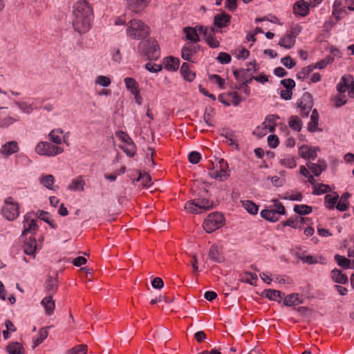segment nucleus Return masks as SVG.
Listing matches in <instances>:
<instances>
[{"instance_id": "f257e3e1", "label": "nucleus", "mask_w": 354, "mask_h": 354, "mask_svg": "<svg viewBox=\"0 0 354 354\" xmlns=\"http://www.w3.org/2000/svg\"><path fill=\"white\" fill-rule=\"evenodd\" d=\"M93 18V9L88 1L80 0L74 3L71 23L76 32L80 34L87 32L91 28Z\"/></svg>"}, {"instance_id": "f03ea898", "label": "nucleus", "mask_w": 354, "mask_h": 354, "mask_svg": "<svg viewBox=\"0 0 354 354\" xmlns=\"http://www.w3.org/2000/svg\"><path fill=\"white\" fill-rule=\"evenodd\" d=\"M149 32V27L140 19H132L127 24V35L131 39H145Z\"/></svg>"}, {"instance_id": "7ed1b4c3", "label": "nucleus", "mask_w": 354, "mask_h": 354, "mask_svg": "<svg viewBox=\"0 0 354 354\" xmlns=\"http://www.w3.org/2000/svg\"><path fill=\"white\" fill-rule=\"evenodd\" d=\"M213 207V202L206 198H198L187 201L185 209L189 214H201Z\"/></svg>"}, {"instance_id": "20e7f679", "label": "nucleus", "mask_w": 354, "mask_h": 354, "mask_svg": "<svg viewBox=\"0 0 354 354\" xmlns=\"http://www.w3.org/2000/svg\"><path fill=\"white\" fill-rule=\"evenodd\" d=\"M273 205H270L267 209L261 212V216L267 221L275 222L277 221L281 215L286 214L285 207L283 204L277 199L272 201Z\"/></svg>"}, {"instance_id": "39448f33", "label": "nucleus", "mask_w": 354, "mask_h": 354, "mask_svg": "<svg viewBox=\"0 0 354 354\" xmlns=\"http://www.w3.org/2000/svg\"><path fill=\"white\" fill-rule=\"evenodd\" d=\"M138 48L142 54L146 56L148 59L156 60L160 55L158 42L153 39H149L140 42Z\"/></svg>"}, {"instance_id": "423d86ee", "label": "nucleus", "mask_w": 354, "mask_h": 354, "mask_svg": "<svg viewBox=\"0 0 354 354\" xmlns=\"http://www.w3.org/2000/svg\"><path fill=\"white\" fill-rule=\"evenodd\" d=\"M223 224L224 218L223 214L219 212H214L205 219L203 226L207 233H210L221 227Z\"/></svg>"}, {"instance_id": "0eeeda50", "label": "nucleus", "mask_w": 354, "mask_h": 354, "mask_svg": "<svg viewBox=\"0 0 354 354\" xmlns=\"http://www.w3.org/2000/svg\"><path fill=\"white\" fill-rule=\"evenodd\" d=\"M63 151L62 147L53 145L48 142H39L35 147V152L40 156H55Z\"/></svg>"}, {"instance_id": "6e6552de", "label": "nucleus", "mask_w": 354, "mask_h": 354, "mask_svg": "<svg viewBox=\"0 0 354 354\" xmlns=\"http://www.w3.org/2000/svg\"><path fill=\"white\" fill-rule=\"evenodd\" d=\"M116 136L123 143L120 148L129 157H133L136 152V147L129 136L122 131L116 133Z\"/></svg>"}, {"instance_id": "1a4fd4ad", "label": "nucleus", "mask_w": 354, "mask_h": 354, "mask_svg": "<svg viewBox=\"0 0 354 354\" xmlns=\"http://www.w3.org/2000/svg\"><path fill=\"white\" fill-rule=\"evenodd\" d=\"M1 211L3 217L8 221H13L19 216V205L14 202L12 198L9 197L6 199Z\"/></svg>"}, {"instance_id": "9d476101", "label": "nucleus", "mask_w": 354, "mask_h": 354, "mask_svg": "<svg viewBox=\"0 0 354 354\" xmlns=\"http://www.w3.org/2000/svg\"><path fill=\"white\" fill-rule=\"evenodd\" d=\"M219 169L214 167L209 169L208 174L214 179L219 181L225 180L230 176L228 171V164L223 159H221L218 162Z\"/></svg>"}, {"instance_id": "9b49d317", "label": "nucleus", "mask_w": 354, "mask_h": 354, "mask_svg": "<svg viewBox=\"0 0 354 354\" xmlns=\"http://www.w3.org/2000/svg\"><path fill=\"white\" fill-rule=\"evenodd\" d=\"M313 96L309 93H304L297 102V107L301 115L307 117L313 106Z\"/></svg>"}, {"instance_id": "f8f14e48", "label": "nucleus", "mask_w": 354, "mask_h": 354, "mask_svg": "<svg viewBox=\"0 0 354 354\" xmlns=\"http://www.w3.org/2000/svg\"><path fill=\"white\" fill-rule=\"evenodd\" d=\"M129 10L135 13H141L149 6L151 0H126Z\"/></svg>"}, {"instance_id": "ddd939ff", "label": "nucleus", "mask_w": 354, "mask_h": 354, "mask_svg": "<svg viewBox=\"0 0 354 354\" xmlns=\"http://www.w3.org/2000/svg\"><path fill=\"white\" fill-rule=\"evenodd\" d=\"M250 66H252V68H241V69H234L233 73L235 76L236 80L239 82H242L245 78L247 77V73H252L256 71V67H255V62H250Z\"/></svg>"}, {"instance_id": "4468645a", "label": "nucleus", "mask_w": 354, "mask_h": 354, "mask_svg": "<svg viewBox=\"0 0 354 354\" xmlns=\"http://www.w3.org/2000/svg\"><path fill=\"white\" fill-rule=\"evenodd\" d=\"M295 37L293 30L289 31L281 39L279 45L286 49H290L295 44Z\"/></svg>"}, {"instance_id": "2eb2a0df", "label": "nucleus", "mask_w": 354, "mask_h": 354, "mask_svg": "<svg viewBox=\"0 0 354 354\" xmlns=\"http://www.w3.org/2000/svg\"><path fill=\"white\" fill-rule=\"evenodd\" d=\"M19 150L18 144L15 141H10L3 145L1 149L0 153L8 157L16 152Z\"/></svg>"}, {"instance_id": "dca6fc26", "label": "nucleus", "mask_w": 354, "mask_h": 354, "mask_svg": "<svg viewBox=\"0 0 354 354\" xmlns=\"http://www.w3.org/2000/svg\"><path fill=\"white\" fill-rule=\"evenodd\" d=\"M62 133L63 131L61 129H53L49 133V138L51 142L57 145H60L62 142H64L67 145H69V143L66 140V136L62 137Z\"/></svg>"}, {"instance_id": "f3484780", "label": "nucleus", "mask_w": 354, "mask_h": 354, "mask_svg": "<svg viewBox=\"0 0 354 354\" xmlns=\"http://www.w3.org/2000/svg\"><path fill=\"white\" fill-rule=\"evenodd\" d=\"M37 99H35L32 103H28L24 101H16L15 102V104L19 109L21 112L30 114L34 109L37 108Z\"/></svg>"}, {"instance_id": "a211bd4d", "label": "nucleus", "mask_w": 354, "mask_h": 354, "mask_svg": "<svg viewBox=\"0 0 354 354\" xmlns=\"http://www.w3.org/2000/svg\"><path fill=\"white\" fill-rule=\"evenodd\" d=\"M198 48V46L187 44L181 50L182 58L185 60H190L192 56L197 52Z\"/></svg>"}, {"instance_id": "6ab92c4d", "label": "nucleus", "mask_w": 354, "mask_h": 354, "mask_svg": "<svg viewBox=\"0 0 354 354\" xmlns=\"http://www.w3.org/2000/svg\"><path fill=\"white\" fill-rule=\"evenodd\" d=\"M37 249L36 240L35 238L30 237L24 245V252L26 254L35 257V251Z\"/></svg>"}, {"instance_id": "aec40b11", "label": "nucleus", "mask_w": 354, "mask_h": 354, "mask_svg": "<svg viewBox=\"0 0 354 354\" xmlns=\"http://www.w3.org/2000/svg\"><path fill=\"white\" fill-rule=\"evenodd\" d=\"M163 64L165 69L176 71L179 68L180 61L176 57L169 56L163 59Z\"/></svg>"}, {"instance_id": "412c9836", "label": "nucleus", "mask_w": 354, "mask_h": 354, "mask_svg": "<svg viewBox=\"0 0 354 354\" xmlns=\"http://www.w3.org/2000/svg\"><path fill=\"white\" fill-rule=\"evenodd\" d=\"M297 256L304 263H306L308 264L324 263L325 260L324 258H323L322 256L316 257L313 255L306 254L304 252L297 253Z\"/></svg>"}, {"instance_id": "4be33fe9", "label": "nucleus", "mask_w": 354, "mask_h": 354, "mask_svg": "<svg viewBox=\"0 0 354 354\" xmlns=\"http://www.w3.org/2000/svg\"><path fill=\"white\" fill-rule=\"evenodd\" d=\"M299 153L304 159L315 160L317 157V150L306 145H302L299 147Z\"/></svg>"}, {"instance_id": "5701e85b", "label": "nucleus", "mask_w": 354, "mask_h": 354, "mask_svg": "<svg viewBox=\"0 0 354 354\" xmlns=\"http://www.w3.org/2000/svg\"><path fill=\"white\" fill-rule=\"evenodd\" d=\"M306 165L311 172L316 176H319L326 167L325 162L321 160H319L318 164L308 162L306 163Z\"/></svg>"}, {"instance_id": "b1692460", "label": "nucleus", "mask_w": 354, "mask_h": 354, "mask_svg": "<svg viewBox=\"0 0 354 354\" xmlns=\"http://www.w3.org/2000/svg\"><path fill=\"white\" fill-rule=\"evenodd\" d=\"M230 20V16L225 12L220 15H216L214 18V25L219 27L223 28L228 25Z\"/></svg>"}, {"instance_id": "393cba45", "label": "nucleus", "mask_w": 354, "mask_h": 354, "mask_svg": "<svg viewBox=\"0 0 354 354\" xmlns=\"http://www.w3.org/2000/svg\"><path fill=\"white\" fill-rule=\"evenodd\" d=\"M293 9L296 14L301 16H306L308 15L309 11L308 3L303 0L298 1L295 3Z\"/></svg>"}, {"instance_id": "a878e982", "label": "nucleus", "mask_w": 354, "mask_h": 354, "mask_svg": "<svg viewBox=\"0 0 354 354\" xmlns=\"http://www.w3.org/2000/svg\"><path fill=\"white\" fill-rule=\"evenodd\" d=\"M338 199L339 195L336 192L326 194L324 197L326 207L330 209H333L337 205Z\"/></svg>"}, {"instance_id": "bb28decb", "label": "nucleus", "mask_w": 354, "mask_h": 354, "mask_svg": "<svg viewBox=\"0 0 354 354\" xmlns=\"http://www.w3.org/2000/svg\"><path fill=\"white\" fill-rule=\"evenodd\" d=\"M279 163L281 166L288 169H292L297 166L295 158L291 155L283 156L279 160Z\"/></svg>"}, {"instance_id": "cd10ccee", "label": "nucleus", "mask_w": 354, "mask_h": 354, "mask_svg": "<svg viewBox=\"0 0 354 354\" xmlns=\"http://www.w3.org/2000/svg\"><path fill=\"white\" fill-rule=\"evenodd\" d=\"M180 73L185 80L189 82H192L196 77L195 73L189 69V66L187 63L184 62L180 68Z\"/></svg>"}, {"instance_id": "c85d7f7f", "label": "nucleus", "mask_w": 354, "mask_h": 354, "mask_svg": "<svg viewBox=\"0 0 354 354\" xmlns=\"http://www.w3.org/2000/svg\"><path fill=\"white\" fill-rule=\"evenodd\" d=\"M41 304L44 307L46 313L48 315H51L55 310V304L51 297H44L41 302Z\"/></svg>"}, {"instance_id": "c756f323", "label": "nucleus", "mask_w": 354, "mask_h": 354, "mask_svg": "<svg viewBox=\"0 0 354 354\" xmlns=\"http://www.w3.org/2000/svg\"><path fill=\"white\" fill-rule=\"evenodd\" d=\"M184 32L186 35L187 39L193 42H198L200 41L197 32V26L195 28L186 27L184 28Z\"/></svg>"}, {"instance_id": "7c9ffc66", "label": "nucleus", "mask_w": 354, "mask_h": 354, "mask_svg": "<svg viewBox=\"0 0 354 354\" xmlns=\"http://www.w3.org/2000/svg\"><path fill=\"white\" fill-rule=\"evenodd\" d=\"M319 122V113L316 109L312 111L310 121L308 124V130L310 132L318 131L317 126Z\"/></svg>"}, {"instance_id": "2f4dec72", "label": "nucleus", "mask_w": 354, "mask_h": 354, "mask_svg": "<svg viewBox=\"0 0 354 354\" xmlns=\"http://www.w3.org/2000/svg\"><path fill=\"white\" fill-rule=\"evenodd\" d=\"M279 116L277 115H268L266 118L263 124L266 127L270 132H273L275 130L277 126V120L279 119Z\"/></svg>"}, {"instance_id": "473e14b6", "label": "nucleus", "mask_w": 354, "mask_h": 354, "mask_svg": "<svg viewBox=\"0 0 354 354\" xmlns=\"http://www.w3.org/2000/svg\"><path fill=\"white\" fill-rule=\"evenodd\" d=\"M331 277L337 283L344 284L348 281L347 276L337 269H334L331 271Z\"/></svg>"}, {"instance_id": "72a5a7b5", "label": "nucleus", "mask_w": 354, "mask_h": 354, "mask_svg": "<svg viewBox=\"0 0 354 354\" xmlns=\"http://www.w3.org/2000/svg\"><path fill=\"white\" fill-rule=\"evenodd\" d=\"M351 82L352 80L349 76H343L341 78L340 82L337 85V90L339 92V93H344L346 91L348 90Z\"/></svg>"}, {"instance_id": "f704fd0d", "label": "nucleus", "mask_w": 354, "mask_h": 354, "mask_svg": "<svg viewBox=\"0 0 354 354\" xmlns=\"http://www.w3.org/2000/svg\"><path fill=\"white\" fill-rule=\"evenodd\" d=\"M24 223V230L22 232V235L35 231L37 227L35 221L33 219L30 220L28 215L25 216Z\"/></svg>"}, {"instance_id": "c9c22d12", "label": "nucleus", "mask_w": 354, "mask_h": 354, "mask_svg": "<svg viewBox=\"0 0 354 354\" xmlns=\"http://www.w3.org/2000/svg\"><path fill=\"white\" fill-rule=\"evenodd\" d=\"M124 84L127 90H129L133 95L138 93V83L132 77H125Z\"/></svg>"}, {"instance_id": "e433bc0d", "label": "nucleus", "mask_w": 354, "mask_h": 354, "mask_svg": "<svg viewBox=\"0 0 354 354\" xmlns=\"http://www.w3.org/2000/svg\"><path fill=\"white\" fill-rule=\"evenodd\" d=\"M40 183L48 189H54L55 178L51 174L42 175L39 178Z\"/></svg>"}, {"instance_id": "4c0bfd02", "label": "nucleus", "mask_w": 354, "mask_h": 354, "mask_svg": "<svg viewBox=\"0 0 354 354\" xmlns=\"http://www.w3.org/2000/svg\"><path fill=\"white\" fill-rule=\"evenodd\" d=\"M264 292L266 297L274 301H280L283 297V294L279 290L268 289L266 290Z\"/></svg>"}, {"instance_id": "58836bf2", "label": "nucleus", "mask_w": 354, "mask_h": 354, "mask_svg": "<svg viewBox=\"0 0 354 354\" xmlns=\"http://www.w3.org/2000/svg\"><path fill=\"white\" fill-rule=\"evenodd\" d=\"M84 180L82 177H78L72 180L71 183L68 185V189L72 191H82L84 187Z\"/></svg>"}, {"instance_id": "ea45409f", "label": "nucleus", "mask_w": 354, "mask_h": 354, "mask_svg": "<svg viewBox=\"0 0 354 354\" xmlns=\"http://www.w3.org/2000/svg\"><path fill=\"white\" fill-rule=\"evenodd\" d=\"M284 304L288 306H297L301 304L302 301L298 294H292L288 295L284 299Z\"/></svg>"}, {"instance_id": "a19ab883", "label": "nucleus", "mask_w": 354, "mask_h": 354, "mask_svg": "<svg viewBox=\"0 0 354 354\" xmlns=\"http://www.w3.org/2000/svg\"><path fill=\"white\" fill-rule=\"evenodd\" d=\"M6 350L10 354H23L24 353L23 346L19 342L10 344L7 346Z\"/></svg>"}, {"instance_id": "79ce46f5", "label": "nucleus", "mask_w": 354, "mask_h": 354, "mask_svg": "<svg viewBox=\"0 0 354 354\" xmlns=\"http://www.w3.org/2000/svg\"><path fill=\"white\" fill-rule=\"evenodd\" d=\"M48 333L46 328L40 329L37 336L33 339L32 348H35L40 344H41L43 341L48 337Z\"/></svg>"}, {"instance_id": "37998d69", "label": "nucleus", "mask_w": 354, "mask_h": 354, "mask_svg": "<svg viewBox=\"0 0 354 354\" xmlns=\"http://www.w3.org/2000/svg\"><path fill=\"white\" fill-rule=\"evenodd\" d=\"M289 127L297 131H300L302 127V122L297 115H292L288 120Z\"/></svg>"}, {"instance_id": "c03bdc74", "label": "nucleus", "mask_w": 354, "mask_h": 354, "mask_svg": "<svg viewBox=\"0 0 354 354\" xmlns=\"http://www.w3.org/2000/svg\"><path fill=\"white\" fill-rule=\"evenodd\" d=\"M350 194L348 193H344L342 195L339 203L336 205V208L341 211L344 212L346 211L348 207V203L347 201L348 198H349Z\"/></svg>"}, {"instance_id": "a18cd8bd", "label": "nucleus", "mask_w": 354, "mask_h": 354, "mask_svg": "<svg viewBox=\"0 0 354 354\" xmlns=\"http://www.w3.org/2000/svg\"><path fill=\"white\" fill-rule=\"evenodd\" d=\"M334 58L331 56H327L322 60L316 62L314 64H311L313 69H322L327 66V65L333 63Z\"/></svg>"}, {"instance_id": "49530a36", "label": "nucleus", "mask_w": 354, "mask_h": 354, "mask_svg": "<svg viewBox=\"0 0 354 354\" xmlns=\"http://www.w3.org/2000/svg\"><path fill=\"white\" fill-rule=\"evenodd\" d=\"M243 207L251 214H257L259 210L258 206L251 201H243Z\"/></svg>"}, {"instance_id": "de8ad7c7", "label": "nucleus", "mask_w": 354, "mask_h": 354, "mask_svg": "<svg viewBox=\"0 0 354 354\" xmlns=\"http://www.w3.org/2000/svg\"><path fill=\"white\" fill-rule=\"evenodd\" d=\"M294 211L300 216L306 215L312 212V207L307 205H296Z\"/></svg>"}, {"instance_id": "09e8293b", "label": "nucleus", "mask_w": 354, "mask_h": 354, "mask_svg": "<svg viewBox=\"0 0 354 354\" xmlns=\"http://www.w3.org/2000/svg\"><path fill=\"white\" fill-rule=\"evenodd\" d=\"M335 259L338 266L344 269H348L351 266V261L343 256L336 254L335 255Z\"/></svg>"}, {"instance_id": "8fccbe9b", "label": "nucleus", "mask_w": 354, "mask_h": 354, "mask_svg": "<svg viewBox=\"0 0 354 354\" xmlns=\"http://www.w3.org/2000/svg\"><path fill=\"white\" fill-rule=\"evenodd\" d=\"M330 190V187L325 184H317L313 187V194L314 195H320L324 193H327Z\"/></svg>"}, {"instance_id": "3c124183", "label": "nucleus", "mask_w": 354, "mask_h": 354, "mask_svg": "<svg viewBox=\"0 0 354 354\" xmlns=\"http://www.w3.org/2000/svg\"><path fill=\"white\" fill-rule=\"evenodd\" d=\"M86 351L87 346L86 344H80L68 350L66 354H86Z\"/></svg>"}, {"instance_id": "603ef678", "label": "nucleus", "mask_w": 354, "mask_h": 354, "mask_svg": "<svg viewBox=\"0 0 354 354\" xmlns=\"http://www.w3.org/2000/svg\"><path fill=\"white\" fill-rule=\"evenodd\" d=\"M209 257L211 260L216 262H221L222 261V257L218 254L217 248L214 245H212L209 249Z\"/></svg>"}, {"instance_id": "864d4df0", "label": "nucleus", "mask_w": 354, "mask_h": 354, "mask_svg": "<svg viewBox=\"0 0 354 354\" xmlns=\"http://www.w3.org/2000/svg\"><path fill=\"white\" fill-rule=\"evenodd\" d=\"M313 67L312 65H309L306 67H304L301 71L297 73V77L298 79L305 80L306 79L310 73L313 71Z\"/></svg>"}, {"instance_id": "5fc2aeb1", "label": "nucleus", "mask_w": 354, "mask_h": 354, "mask_svg": "<svg viewBox=\"0 0 354 354\" xmlns=\"http://www.w3.org/2000/svg\"><path fill=\"white\" fill-rule=\"evenodd\" d=\"M284 199L289 201H301L302 200V194L301 192H287L285 194Z\"/></svg>"}, {"instance_id": "6e6d98bb", "label": "nucleus", "mask_w": 354, "mask_h": 354, "mask_svg": "<svg viewBox=\"0 0 354 354\" xmlns=\"http://www.w3.org/2000/svg\"><path fill=\"white\" fill-rule=\"evenodd\" d=\"M95 82L96 84H98L101 86L107 87L111 84V80L106 76L99 75L97 77Z\"/></svg>"}, {"instance_id": "4d7b16f0", "label": "nucleus", "mask_w": 354, "mask_h": 354, "mask_svg": "<svg viewBox=\"0 0 354 354\" xmlns=\"http://www.w3.org/2000/svg\"><path fill=\"white\" fill-rule=\"evenodd\" d=\"M57 286V279L53 277H49L46 281V289L49 292H54Z\"/></svg>"}, {"instance_id": "13d9d810", "label": "nucleus", "mask_w": 354, "mask_h": 354, "mask_svg": "<svg viewBox=\"0 0 354 354\" xmlns=\"http://www.w3.org/2000/svg\"><path fill=\"white\" fill-rule=\"evenodd\" d=\"M334 100L335 106L337 108L344 106L347 102L346 96L344 93H340L335 96Z\"/></svg>"}, {"instance_id": "bf43d9fd", "label": "nucleus", "mask_w": 354, "mask_h": 354, "mask_svg": "<svg viewBox=\"0 0 354 354\" xmlns=\"http://www.w3.org/2000/svg\"><path fill=\"white\" fill-rule=\"evenodd\" d=\"M270 132L268 129L265 127V125L262 123L261 126L257 127L253 131V133L258 137H263L268 133Z\"/></svg>"}, {"instance_id": "052dcab7", "label": "nucleus", "mask_w": 354, "mask_h": 354, "mask_svg": "<svg viewBox=\"0 0 354 354\" xmlns=\"http://www.w3.org/2000/svg\"><path fill=\"white\" fill-rule=\"evenodd\" d=\"M227 97L231 98V102L234 106H237L243 100L240 95L236 92H231L227 94Z\"/></svg>"}, {"instance_id": "680f3d73", "label": "nucleus", "mask_w": 354, "mask_h": 354, "mask_svg": "<svg viewBox=\"0 0 354 354\" xmlns=\"http://www.w3.org/2000/svg\"><path fill=\"white\" fill-rule=\"evenodd\" d=\"M281 62L283 66H285L288 68H292L296 65V63L294 61V59L290 56H286L285 57L281 58Z\"/></svg>"}, {"instance_id": "e2e57ef3", "label": "nucleus", "mask_w": 354, "mask_h": 354, "mask_svg": "<svg viewBox=\"0 0 354 354\" xmlns=\"http://www.w3.org/2000/svg\"><path fill=\"white\" fill-rule=\"evenodd\" d=\"M145 67L147 71L151 73H158L162 69V65L152 64L151 62L147 63Z\"/></svg>"}, {"instance_id": "0e129e2a", "label": "nucleus", "mask_w": 354, "mask_h": 354, "mask_svg": "<svg viewBox=\"0 0 354 354\" xmlns=\"http://www.w3.org/2000/svg\"><path fill=\"white\" fill-rule=\"evenodd\" d=\"M214 110L212 109H205V113H204V115H203V119L205 122V123L208 125V126H213V123L212 122V113H213Z\"/></svg>"}, {"instance_id": "69168bd1", "label": "nucleus", "mask_w": 354, "mask_h": 354, "mask_svg": "<svg viewBox=\"0 0 354 354\" xmlns=\"http://www.w3.org/2000/svg\"><path fill=\"white\" fill-rule=\"evenodd\" d=\"M217 60L221 64H228L231 61V57L228 53L221 52L218 54Z\"/></svg>"}, {"instance_id": "338daca9", "label": "nucleus", "mask_w": 354, "mask_h": 354, "mask_svg": "<svg viewBox=\"0 0 354 354\" xmlns=\"http://www.w3.org/2000/svg\"><path fill=\"white\" fill-rule=\"evenodd\" d=\"M281 84L286 88V89L292 90L295 86V82L292 79H284L281 81Z\"/></svg>"}, {"instance_id": "774afa93", "label": "nucleus", "mask_w": 354, "mask_h": 354, "mask_svg": "<svg viewBox=\"0 0 354 354\" xmlns=\"http://www.w3.org/2000/svg\"><path fill=\"white\" fill-rule=\"evenodd\" d=\"M201 158V154L196 151H192L189 154V160L192 164H197Z\"/></svg>"}]
</instances>
